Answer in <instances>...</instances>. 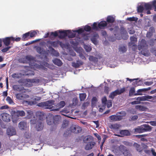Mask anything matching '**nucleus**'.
<instances>
[{"mask_svg":"<svg viewBox=\"0 0 156 156\" xmlns=\"http://www.w3.org/2000/svg\"><path fill=\"white\" fill-rule=\"evenodd\" d=\"M59 34L58 36V38L61 39L64 38L66 37L67 36V30H59Z\"/></svg>","mask_w":156,"mask_h":156,"instance_id":"15","label":"nucleus"},{"mask_svg":"<svg viewBox=\"0 0 156 156\" xmlns=\"http://www.w3.org/2000/svg\"><path fill=\"white\" fill-rule=\"evenodd\" d=\"M84 48L86 51L87 52H90L91 50V48L90 46L87 45H85Z\"/></svg>","mask_w":156,"mask_h":156,"instance_id":"48","label":"nucleus"},{"mask_svg":"<svg viewBox=\"0 0 156 156\" xmlns=\"http://www.w3.org/2000/svg\"><path fill=\"white\" fill-rule=\"evenodd\" d=\"M152 7H154V11H156V0H154L152 2Z\"/></svg>","mask_w":156,"mask_h":156,"instance_id":"64","label":"nucleus"},{"mask_svg":"<svg viewBox=\"0 0 156 156\" xmlns=\"http://www.w3.org/2000/svg\"><path fill=\"white\" fill-rule=\"evenodd\" d=\"M31 136V134L30 133L27 131L25 132L24 134V137L26 138H30Z\"/></svg>","mask_w":156,"mask_h":156,"instance_id":"52","label":"nucleus"},{"mask_svg":"<svg viewBox=\"0 0 156 156\" xmlns=\"http://www.w3.org/2000/svg\"><path fill=\"white\" fill-rule=\"evenodd\" d=\"M92 29L95 30H98L99 27L97 22H94L92 26Z\"/></svg>","mask_w":156,"mask_h":156,"instance_id":"39","label":"nucleus"},{"mask_svg":"<svg viewBox=\"0 0 156 156\" xmlns=\"http://www.w3.org/2000/svg\"><path fill=\"white\" fill-rule=\"evenodd\" d=\"M83 29L84 31L85 30L87 32H89L91 30V27L89 26L86 25L85 26Z\"/></svg>","mask_w":156,"mask_h":156,"instance_id":"53","label":"nucleus"},{"mask_svg":"<svg viewBox=\"0 0 156 156\" xmlns=\"http://www.w3.org/2000/svg\"><path fill=\"white\" fill-rule=\"evenodd\" d=\"M27 112L28 114L27 117L29 118H31L33 115L32 112L30 110H27Z\"/></svg>","mask_w":156,"mask_h":156,"instance_id":"45","label":"nucleus"},{"mask_svg":"<svg viewBox=\"0 0 156 156\" xmlns=\"http://www.w3.org/2000/svg\"><path fill=\"white\" fill-rule=\"evenodd\" d=\"M136 108L140 111H146L147 108L145 107L142 106L140 105H137L135 106Z\"/></svg>","mask_w":156,"mask_h":156,"instance_id":"30","label":"nucleus"},{"mask_svg":"<svg viewBox=\"0 0 156 156\" xmlns=\"http://www.w3.org/2000/svg\"><path fill=\"white\" fill-rule=\"evenodd\" d=\"M11 48V46H8L7 47L4 48L2 50V51L3 52H5L8 51L10 48Z\"/></svg>","mask_w":156,"mask_h":156,"instance_id":"59","label":"nucleus"},{"mask_svg":"<svg viewBox=\"0 0 156 156\" xmlns=\"http://www.w3.org/2000/svg\"><path fill=\"white\" fill-rule=\"evenodd\" d=\"M135 92V89L134 88H131L129 90V95L130 96H132L133 94H134V93Z\"/></svg>","mask_w":156,"mask_h":156,"instance_id":"54","label":"nucleus"},{"mask_svg":"<svg viewBox=\"0 0 156 156\" xmlns=\"http://www.w3.org/2000/svg\"><path fill=\"white\" fill-rule=\"evenodd\" d=\"M138 97L137 98H136V101L131 102H130V104L132 105L138 104H140V101H141V100H140L138 99Z\"/></svg>","mask_w":156,"mask_h":156,"instance_id":"44","label":"nucleus"},{"mask_svg":"<svg viewBox=\"0 0 156 156\" xmlns=\"http://www.w3.org/2000/svg\"><path fill=\"white\" fill-rule=\"evenodd\" d=\"M6 100L9 104H12L13 103V102L12 100L9 97H7Z\"/></svg>","mask_w":156,"mask_h":156,"instance_id":"60","label":"nucleus"},{"mask_svg":"<svg viewBox=\"0 0 156 156\" xmlns=\"http://www.w3.org/2000/svg\"><path fill=\"white\" fill-rule=\"evenodd\" d=\"M41 99V97L37 96L34 97L33 98V100L31 101H24L23 102V104L27 105H31L34 104H36L37 103V101H40Z\"/></svg>","mask_w":156,"mask_h":156,"instance_id":"4","label":"nucleus"},{"mask_svg":"<svg viewBox=\"0 0 156 156\" xmlns=\"http://www.w3.org/2000/svg\"><path fill=\"white\" fill-rule=\"evenodd\" d=\"M86 97V94H80V101H83Z\"/></svg>","mask_w":156,"mask_h":156,"instance_id":"46","label":"nucleus"},{"mask_svg":"<svg viewBox=\"0 0 156 156\" xmlns=\"http://www.w3.org/2000/svg\"><path fill=\"white\" fill-rule=\"evenodd\" d=\"M91 40L94 44H96L98 43L97 41L95 36L92 37L91 38Z\"/></svg>","mask_w":156,"mask_h":156,"instance_id":"51","label":"nucleus"},{"mask_svg":"<svg viewBox=\"0 0 156 156\" xmlns=\"http://www.w3.org/2000/svg\"><path fill=\"white\" fill-rule=\"evenodd\" d=\"M97 101V99L96 97H93L92 99V105H94Z\"/></svg>","mask_w":156,"mask_h":156,"instance_id":"56","label":"nucleus"},{"mask_svg":"<svg viewBox=\"0 0 156 156\" xmlns=\"http://www.w3.org/2000/svg\"><path fill=\"white\" fill-rule=\"evenodd\" d=\"M120 134L121 135H119L115 134L116 136L120 137H122L124 136H128L130 134V132L127 130H122L120 131Z\"/></svg>","mask_w":156,"mask_h":156,"instance_id":"21","label":"nucleus"},{"mask_svg":"<svg viewBox=\"0 0 156 156\" xmlns=\"http://www.w3.org/2000/svg\"><path fill=\"white\" fill-rule=\"evenodd\" d=\"M127 20L130 21L132 22L133 21H136L137 20V18L134 17H128L127 18Z\"/></svg>","mask_w":156,"mask_h":156,"instance_id":"43","label":"nucleus"},{"mask_svg":"<svg viewBox=\"0 0 156 156\" xmlns=\"http://www.w3.org/2000/svg\"><path fill=\"white\" fill-rule=\"evenodd\" d=\"M147 46L146 41L144 39H142L138 45V49L140 51L142 49L146 48Z\"/></svg>","mask_w":156,"mask_h":156,"instance_id":"10","label":"nucleus"},{"mask_svg":"<svg viewBox=\"0 0 156 156\" xmlns=\"http://www.w3.org/2000/svg\"><path fill=\"white\" fill-rule=\"evenodd\" d=\"M144 128V131H151L152 127L149 125L145 124L143 125Z\"/></svg>","mask_w":156,"mask_h":156,"instance_id":"34","label":"nucleus"},{"mask_svg":"<svg viewBox=\"0 0 156 156\" xmlns=\"http://www.w3.org/2000/svg\"><path fill=\"white\" fill-rule=\"evenodd\" d=\"M16 98L19 100H23L29 97L28 95L24 94H16Z\"/></svg>","mask_w":156,"mask_h":156,"instance_id":"19","label":"nucleus"},{"mask_svg":"<svg viewBox=\"0 0 156 156\" xmlns=\"http://www.w3.org/2000/svg\"><path fill=\"white\" fill-rule=\"evenodd\" d=\"M27 73H25V74H22L21 73H14L12 75V76L13 78H17L19 77H21L22 75H34V72L29 71Z\"/></svg>","mask_w":156,"mask_h":156,"instance_id":"8","label":"nucleus"},{"mask_svg":"<svg viewBox=\"0 0 156 156\" xmlns=\"http://www.w3.org/2000/svg\"><path fill=\"white\" fill-rule=\"evenodd\" d=\"M141 146L144 148H147L148 147L151 146H152V144H149V143H147L146 144L142 143L141 144Z\"/></svg>","mask_w":156,"mask_h":156,"instance_id":"50","label":"nucleus"},{"mask_svg":"<svg viewBox=\"0 0 156 156\" xmlns=\"http://www.w3.org/2000/svg\"><path fill=\"white\" fill-rule=\"evenodd\" d=\"M71 70L70 71L73 72L74 73V74H77L79 71V70L77 69H71Z\"/></svg>","mask_w":156,"mask_h":156,"instance_id":"62","label":"nucleus"},{"mask_svg":"<svg viewBox=\"0 0 156 156\" xmlns=\"http://www.w3.org/2000/svg\"><path fill=\"white\" fill-rule=\"evenodd\" d=\"M30 34V32H29L27 33H26L25 34H24L22 36V40L23 41H25L28 40V37L29 36Z\"/></svg>","mask_w":156,"mask_h":156,"instance_id":"35","label":"nucleus"},{"mask_svg":"<svg viewBox=\"0 0 156 156\" xmlns=\"http://www.w3.org/2000/svg\"><path fill=\"white\" fill-rule=\"evenodd\" d=\"M25 58L27 61H30L33 60V57L30 55H27L25 57Z\"/></svg>","mask_w":156,"mask_h":156,"instance_id":"55","label":"nucleus"},{"mask_svg":"<svg viewBox=\"0 0 156 156\" xmlns=\"http://www.w3.org/2000/svg\"><path fill=\"white\" fill-rule=\"evenodd\" d=\"M52 36H53L55 37H56L58 36V33L57 31H55L54 32H51L50 33V36L49 37L51 38Z\"/></svg>","mask_w":156,"mask_h":156,"instance_id":"42","label":"nucleus"},{"mask_svg":"<svg viewBox=\"0 0 156 156\" xmlns=\"http://www.w3.org/2000/svg\"><path fill=\"white\" fill-rule=\"evenodd\" d=\"M119 51L122 53H124L127 50L126 47L125 46H121L119 48Z\"/></svg>","mask_w":156,"mask_h":156,"instance_id":"38","label":"nucleus"},{"mask_svg":"<svg viewBox=\"0 0 156 156\" xmlns=\"http://www.w3.org/2000/svg\"><path fill=\"white\" fill-rule=\"evenodd\" d=\"M13 37H6L2 39V41L4 44L5 46H9L12 40H13Z\"/></svg>","mask_w":156,"mask_h":156,"instance_id":"7","label":"nucleus"},{"mask_svg":"<svg viewBox=\"0 0 156 156\" xmlns=\"http://www.w3.org/2000/svg\"><path fill=\"white\" fill-rule=\"evenodd\" d=\"M37 34V32L35 31H33L32 32L30 31V34L29 36L31 37H32L35 36Z\"/></svg>","mask_w":156,"mask_h":156,"instance_id":"58","label":"nucleus"},{"mask_svg":"<svg viewBox=\"0 0 156 156\" xmlns=\"http://www.w3.org/2000/svg\"><path fill=\"white\" fill-rule=\"evenodd\" d=\"M102 106H99V111L102 112L105 109L106 105H107L108 108H109L112 106V102L110 100L107 101L106 97H104L101 99Z\"/></svg>","mask_w":156,"mask_h":156,"instance_id":"1","label":"nucleus"},{"mask_svg":"<svg viewBox=\"0 0 156 156\" xmlns=\"http://www.w3.org/2000/svg\"><path fill=\"white\" fill-rule=\"evenodd\" d=\"M130 39L131 42H135L137 41V38L134 36L131 37H130Z\"/></svg>","mask_w":156,"mask_h":156,"instance_id":"63","label":"nucleus"},{"mask_svg":"<svg viewBox=\"0 0 156 156\" xmlns=\"http://www.w3.org/2000/svg\"><path fill=\"white\" fill-rule=\"evenodd\" d=\"M144 7L146 10H151L152 7V2L151 4L149 3H145L144 4Z\"/></svg>","mask_w":156,"mask_h":156,"instance_id":"36","label":"nucleus"},{"mask_svg":"<svg viewBox=\"0 0 156 156\" xmlns=\"http://www.w3.org/2000/svg\"><path fill=\"white\" fill-rule=\"evenodd\" d=\"M83 62L81 60H77L76 62H73L72 63V66L75 68H78L80 67V66L83 65Z\"/></svg>","mask_w":156,"mask_h":156,"instance_id":"16","label":"nucleus"},{"mask_svg":"<svg viewBox=\"0 0 156 156\" xmlns=\"http://www.w3.org/2000/svg\"><path fill=\"white\" fill-rule=\"evenodd\" d=\"M2 119V120L6 122H9L10 120L11 116L10 115L6 113H4L1 114Z\"/></svg>","mask_w":156,"mask_h":156,"instance_id":"11","label":"nucleus"},{"mask_svg":"<svg viewBox=\"0 0 156 156\" xmlns=\"http://www.w3.org/2000/svg\"><path fill=\"white\" fill-rule=\"evenodd\" d=\"M48 48L51 52V54L56 56H58L59 55V53L52 47L49 46Z\"/></svg>","mask_w":156,"mask_h":156,"instance_id":"27","label":"nucleus"},{"mask_svg":"<svg viewBox=\"0 0 156 156\" xmlns=\"http://www.w3.org/2000/svg\"><path fill=\"white\" fill-rule=\"evenodd\" d=\"M12 116V120L13 122L16 123L19 119V116L17 112L14 111H12L11 112Z\"/></svg>","mask_w":156,"mask_h":156,"instance_id":"9","label":"nucleus"},{"mask_svg":"<svg viewBox=\"0 0 156 156\" xmlns=\"http://www.w3.org/2000/svg\"><path fill=\"white\" fill-rule=\"evenodd\" d=\"M19 116H23L25 115V112L23 111H18L16 112Z\"/></svg>","mask_w":156,"mask_h":156,"instance_id":"47","label":"nucleus"},{"mask_svg":"<svg viewBox=\"0 0 156 156\" xmlns=\"http://www.w3.org/2000/svg\"><path fill=\"white\" fill-rule=\"evenodd\" d=\"M155 32V30L153 27H151L149 29V31L146 34V37L150 38L153 35V33Z\"/></svg>","mask_w":156,"mask_h":156,"instance_id":"18","label":"nucleus"},{"mask_svg":"<svg viewBox=\"0 0 156 156\" xmlns=\"http://www.w3.org/2000/svg\"><path fill=\"white\" fill-rule=\"evenodd\" d=\"M147 89L144 88L140 89L136 91L137 93L134 94V95H143V93L146 91Z\"/></svg>","mask_w":156,"mask_h":156,"instance_id":"31","label":"nucleus"},{"mask_svg":"<svg viewBox=\"0 0 156 156\" xmlns=\"http://www.w3.org/2000/svg\"><path fill=\"white\" fill-rule=\"evenodd\" d=\"M14 90L18 91H21L24 90V88L21 86L19 85H15L13 86Z\"/></svg>","mask_w":156,"mask_h":156,"instance_id":"28","label":"nucleus"},{"mask_svg":"<svg viewBox=\"0 0 156 156\" xmlns=\"http://www.w3.org/2000/svg\"><path fill=\"white\" fill-rule=\"evenodd\" d=\"M54 103V101H50L39 103L37 105L40 107H45V108H46L51 109V110L54 111V110H53V109H55V107L53 106Z\"/></svg>","mask_w":156,"mask_h":156,"instance_id":"2","label":"nucleus"},{"mask_svg":"<svg viewBox=\"0 0 156 156\" xmlns=\"http://www.w3.org/2000/svg\"><path fill=\"white\" fill-rule=\"evenodd\" d=\"M144 10V8L143 6L142 5H140L137 8V12H138L141 13Z\"/></svg>","mask_w":156,"mask_h":156,"instance_id":"49","label":"nucleus"},{"mask_svg":"<svg viewBox=\"0 0 156 156\" xmlns=\"http://www.w3.org/2000/svg\"><path fill=\"white\" fill-rule=\"evenodd\" d=\"M71 131L75 133H80L82 130L81 128L78 126H74L72 127L71 128Z\"/></svg>","mask_w":156,"mask_h":156,"instance_id":"14","label":"nucleus"},{"mask_svg":"<svg viewBox=\"0 0 156 156\" xmlns=\"http://www.w3.org/2000/svg\"><path fill=\"white\" fill-rule=\"evenodd\" d=\"M65 105V103L64 101H61L58 104L56 105H55V109H53L54 110V111H58L59 110L63 107Z\"/></svg>","mask_w":156,"mask_h":156,"instance_id":"13","label":"nucleus"},{"mask_svg":"<svg viewBox=\"0 0 156 156\" xmlns=\"http://www.w3.org/2000/svg\"><path fill=\"white\" fill-rule=\"evenodd\" d=\"M120 126L119 124H115L111 125L110 126V127L111 129H119Z\"/></svg>","mask_w":156,"mask_h":156,"instance_id":"41","label":"nucleus"},{"mask_svg":"<svg viewBox=\"0 0 156 156\" xmlns=\"http://www.w3.org/2000/svg\"><path fill=\"white\" fill-rule=\"evenodd\" d=\"M53 62L55 64L59 66H61L62 64L61 61L58 58L54 59L53 60Z\"/></svg>","mask_w":156,"mask_h":156,"instance_id":"29","label":"nucleus"},{"mask_svg":"<svg viewBox=\"0 0 156 156\" xmlns=\"http://www.w3.org/2000/svg\"><path fill=\"white\" fill-rule=\"evenodd\" d=\"M58 116L54 117L51 115H49L47 117V123L48 125H51L54 123V120L58 118Z\"/></svg>","mask_w":156,"mask_h":156,"instance_id":"6","label":"nucleus"},{"mask_svg":"<svg viewBox=\"0 0 156 156\" xmlns=\"http://www.w3.org/2000/svg\"><path fill=\"white\" fill-rule=\"evenodd\" d=\"M109 118L112 121H119L122 119L121 116L118 115H112L110 116Z\"/></svg>","mask_w":156,"mask_h":156,"instance_id":"17","label":"nucleus"},{"mask_svg":"<svg viewBox=\"0 0 156 156\" xmlns=\"http://www.w3.org/2000/svg\"><path fill=\"white\" fill-rule=\"evenodd\" d=\"M115 18L112 16H107L106 19V22L112 23L115 21Z\"/></svg>","mask_w":156,"mask_h":156,"instance_id":"32","label":"nucleus"},{"mask_svg":"<svg viewBox=\"0 0 156 156\" xmlns=\"http://www.w3.org/2000/svg\"><path fill=\"white\" fill-rule=\"evenodd\" d=\"M107 23L106 21H101L98 24L99 29H104L107 26Z\"/></svg>","mask_w":156,"mask_h":156,"instance_id":"24","label":"nucleus"},{"mask_svg":"<svg viewBox=\"0 0 156 156\" xmlns=\"http://www.w3.org/2000/svg\"><path fill=\"white\" fill-rule=\"evenodd\" d=\"M67 32L68 34L67 36L69 38H73L76 36V34L71 32L70 30H67Z\"/></svg>","mask_w":156,"mask_h":156,"instance_id":"37","label":"nucleus"},{"mask_svg":"<svg viewBox=\"0 0 156 156\" xmlns=\"http://www.w3.org/2000/svg\"><path fill=\"white\" fill-rule=\"evenodd\" d=\"M7 133L8 135L12 136L15 135L16 134V130L13 128H11L7 129Z\"/></svg>","mask_w":156,"mask_h":156,"instance_id":"20","label":"nucleus"},{"mask_svg":"<svg viewBox=\"0 0 156 156\" xmlns=\"http://www.w3.org/2000/svg\"><path fill=\"white\" fill-rule=\"evenodd\" d=\"M75 32H77L78 34H81L84 32V30L83 28H80L78 30H75Z\"/></svg>","mask_w":156,"mask_h":156,"instance_id":"57","label":"nucleus"},{"mask_svg":"<svg viewBox=\"0 0 156 156\" xmlns=\"http://www.w3.org/2000/svg\"><path fill=\"white\" fill-rule=\"evenodd\" d=\"M133 146L136 147V150L139 151H140V145L137 143H135L133 144Z\"/></svg>","mask_w":156,"mask_h":156,"instance_id":"61","label":"nucleus"},{"mask_svg":"<svg viewBox=\"0 0 156 156\" xmlns=\"http://www.w3.org/2000/svg\"><path fill=\"white\" fill-rule=\"evenodd\" d=\"M125 90V89L124 88L116 90L111 93L109 95V97L110 98L113 99L115 96L123 93Z\"/></svg>","mask_w":156,"mask_h":156,"instance_id":"5","label":"nucleus"},{"mask_svg":"<svg viewBox=\"0 0 156 156\" xmlns=\"http://www.w3.org/2000/svg\"><path fill=\"white\" fill-rule=\"evenodd\" d=\"M19 127L21 130H24L27 128V123L24 122H21L19 123Z\"/></svg>","mask_w":156,"mask_h":156,"instance_id":"26","label":"nucleus"},{"mask_svg":"<svg viewBox=\"0 0 156 156\" xmlns=\"http://www.w3.org/2000/svg\"><path fill=\"white\" fill-rule=\"evenodd\" d=\"M43 127V125L41 121H37L36 122V129L38 131H41Z\"/></svg>","mask_w":156,"mask_h":156,"instance_id":"22","label":"nucleus"},{"mask_svg":"<svg viewBox=\"0 0 156 156\" xmlns=\"http://www.w3.org/2000/svg\"><path fill=\"white\" fill-rule=\"evenodd\" d=\"M58 40L55 41H48L47 42V45L49 46L53 47L54 48L58 47Z\"/></svg>","mask_w":156,"mask_h":156,"instance_id":"12","label":"nucleus"},{"mask_svg":"<svg viewBox=\"0 0 156 156\" xmlns=\"http://www.w3.org/2000/svg\"><path fill=\"white\" fill-rule=\"evenodd\" d=\"M140 51V54L145 56H148L150 55L149 51L146 48L142 49Z\"/></svg>","mask_w":156,"mask_h":156,"instance_id":"25","label":"nucleus"},{"mask_svg":"<svg viewBox=\"0 0 156 156\" xmlns=\"http://www.w3.org/2000/svg\"><path fill=\"white\" fill-rule=\"evenodd\" d=\"M153 97L149 95H146L143 96L138 97V99L141 100V101H149V99H151Z\"/></svg>","mask_w":156,"mask_h":156,"instance_id":"23","label":"nucleus"},{"mask_svg":"<svg viewBox=\"0 0 156 156\" xmlns=\"http://www.w3.org/2000/svg\"><path fill=\"white\" fill-rule=\"evenodd\" d=\"M89 59L90 61H93L94 62H97L98 61V59L97 58L92 56H90Z\"/></svg>","mask_w":156,"mask_h":156,"instance_id":"40","label":"nucleus"},{"mask_svg":"<svg viewBox=\"0 0 156 156\" xmlns=\"http://www.w3.org/2000/svg\"><path fill=\"white\" fill-rule=\"evenodd\" d=\"M143 125L140 126H138L135 129V132L136 133H143L144 131V128Z\"/></svg>","mask_w":156,"mask_h":156,"instance_id":"33","label":"nucleus"},{"mask_svg":"<svg viewBox=\"0 0 156 156\" xmlns=\"http://www.w3.org/2000/svg\"><path fill=\"white\" fill-rule=\"evenodd\" d=\"M84 141L86 140L88 143H87L85 148L87 150L91 149L95 145V143L93 141V138L90 136H87L84 138Z\"/></svg>","mask_w":156,"mask_h":156,"instance_id":"3","label":"nucleus"}]
</instances>
